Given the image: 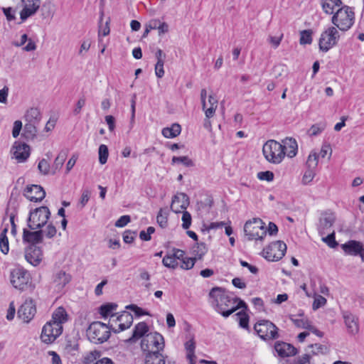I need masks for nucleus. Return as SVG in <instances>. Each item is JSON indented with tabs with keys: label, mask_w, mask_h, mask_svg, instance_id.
Masks as SVG:
<instances>
[{
	"label": "nucleus",
	"mask_w": 364,
	"mask_h": 364,
	"mask_svg": "<svg viewBox=\"0 0 364 364\" xmlns=\"http://www.w3.org/2000/svg\"><path fill=\"white\" fill-rule=\"evenodd\" d=\"M209 296L213 299V304L216 306V311L225 318L239 309L238 306H235L237 299L226 295L220 287L213 288Z\"/></svg>",
	"instance_id": "f257e3e1"
},
{
	"label": "nucleus",
	"mask_w": 364,
	"mask_h": 364,
	"mask_svg": "<svg viewBox=\"0 0 364 364\" xmlns=\"http://www.w3.org/2000/svg\"><path fill=\"white\" fill-rule=\"evenodd\" d=\"M355 18L353 9L344 6L338 9L335 14L332 16L331 22L339 30L346 31L353 25Z\"/></svg>",
	"instance_id": "f03ea898"
},
{
	"label": "nucleus",
	"mask_w": 364,
	"mask_h": 364,
	"mask_svg": "<svg viewBox=\"0 0 364 364\" xmlns=\"http://www.w3.org/2000/svg\"><path fill=\"white\" fill-rule=\"evenodd\" d=\"M111 329L110 325L95 321L87 329V336L94 343H102L109 338Z\"/></svg>",
	"instance_id": "7ed1b4c3"
},
{
	"label": "nucleus",
	"mask_w": 364,
	"mask_h": 364,
	"mask_svg": "<svg viewBox=\"0 0 364 364\" xmlns=\"http://www.w3.org/2000/svg\"><path fill=\"white\" fill-rule=\"evenodd\" d=\"M164 347V338L156 332L147 333L143 337L141 342V348L146 353H159Z\"/></svg>",
	"instance_id": "20e7f679"
},
{
	"label": "nucleus",
	"mask_w": 364,
	"mask_h": 364,
	"mask_svg": "<svg viewBox=\"0 0 364 364\" xmlns=\"http://www.w3.org/2000/svg\"><path fill=\"white\" fill-rule=\"evenodd\" d=\"M265 224L259 218H253L247 221L244 226V232L249 240H262L267 235Z\"/></svg>",
	"instance_id": "39448f33"
},
{
	"label": "nucleus",
	"mask_w": 364,
	"mask_h": 364,
	"mask_svg": "<svg viewBox=\"0 0 364 364\" xmlns=\"http://www.w3.org/2000/svg\"><path fill=\"white\" fill-rule=\"evenodd\" d=\"M263 154L265 159L273 164H279L285 156L282 144L275 140H269L263 146Z\"/></svg>",
	"instance_id": "423d86ee"
},
{
	"label": "nucleus",
	"mask_w": 364,
	"mask_h": 364,
	"mask_svg": "<svg viewBox=\"0 0 364 364\" xmlns=\"http://www.w3.org/2000/svg\"><path fill=\"white\" fill-rule=\"evenodd\" d=\"M10 282L16 289L24 291L31 286V277L28 272L17 267L10 272Z\"/></svg>",
	"instance_id": "0eeeda50"
},
{
	"label": "nucleus",
	"mask_w": 364,
	"mask_h": 364,
	"mask_svg": "<svg viewBox=\"0 0 364 364\" xmlns=\"http://www.w3.org/2000/svg\"><path fill=\"white\" fill-rule=\"evenodd\" d=\"M50 215V212L46 206H41L35 209L30 213L28 219V228L32 230L41 228L47 223Z\"/></svg>",
	"instance_id": "6e6552de"
},
{
	"label": "nucleus",
	"mask_w": 364,
	"mask_h": 364,
	"mask_svg": "<svg viewBox=\"0 0 364 364\" xmlns=\"http://www.w3.org/2000/svg\"><path fill=\"white\" fill-rule=\"evenodd\" d=\"M340 35L337 28L333 26L328 27L321 35L318 43L320 50L327 52L337 44Z\"/></svg>",
	"instance_id": "1a4fd4ad"
},
{
	"label": "nucleus",
	"mask_w": 364,
	"mask_h": 364,
	"mask_svg": "<svg viewBox=\"0 0 364 364\" xmlns=\"http://www.w3.org/2000/svg\"><path fill=\"white\" fill-rule=\"evenodd\" d=\"M255 330L263 340H273L279 337L277 327L268 320H262L255 325Z\"/></svg>",
	"instance_id": "9d476101"
},
{
	"label": "nucleus",
	"mask_w": 364,
	"mask_h": 364,
	"mask_svg": "<svg viewBox=\"0 0 364 364\" xmlns=\"http://www.w3.org/2000/svg\"><path fill=\"white\" fill-rule=\"evenodd\" d=\"M287 250L284 242L278 240L269 245L263 250L262 255L268 261H278L284 256Z\"/></svg>",
	"instance_id": "9b49d317"
},
{
	"label": "nucleus",
	"mask_w": 364,
	"mask_h": 364,
	"mask_svg": "<svg viewBox=\"0 0 364 364\" xmlns=\"http://www.w3.org/2000/svg\"><path fill=\"white\" fill-rule=\"evenodd\" d=\"M132 315L127 311H124L116 318L110 319L109 325L114 333H119L129 328L132 326Z\"/></svg>",
	"instance_id": "f8f14e48"
},
{
	"label": "nucleus",
	"mask_w": 364,
	"mask_h": 364,
	"mask_svg": "<svg viewBox=\"0 0 364 364\" xmlns=\"http://www.w3.org/2000/svg\"><path fill=\"white\" fill-rule=\"evenodd\" d=\"M63 332V326L58 324H53L52 322H47L43 328L41 338L46 343H53Z\"/></svg>",
	"instance_id": "ddd939ff"
},
{
	"label": "nucleus",
	"mask_w": 364,
	"mask_h": 364,
	"mask_svg": "<svg viewBox=\"0 0 364 364\" xmlns=\"http://www.w3.org/2000/svg\"><path fill=\"white\" fill-rule=\"evenodd\" d=\"M207 90L202 89L200 90V101L202 104V109L205 112L207 118H211L214 116L215 111L218 106V101L213 95L210 94L208 95V103L210 107H208L207 102Z\"/></svg>",
	"instance_id": "4468645a"
},
{
	"label": "nucleus",
	"mask_w": 364,
	"mask_h": 364,
	"mask_svg": "<svg viewBox=\"0 0 364 364\" xmlns=\"http://www.w3.org/2000/svg\"><path fill=\"white\" fill-rule=\"evenodd\" d=\"M344 253L350 256H359L364 262V247L362 242L357 240H349L341 245Z\"/></svg>",
	"instance_id": "2eb2a0df"
},
{
	"label": "nucleus",
	"mask_w": 364,
	"mask_h": 364,
	"mask_svg": "<svg viewBox=\"0 0 364 364\" xmlns=\"http://www.w3.org/2000/svg\"><path fill=\"white\" fill-rule=\"evenodd\" d=\"M36 313V304L33 299H26L18 311V316L25 323H28Z\"/></svg>",
	"instance_id": "dca6fc26"
},
{
	"label": "nucleus",
	"mask_w": 364,
	"mask_h": 364,
	"mask_svg": "<svg viewBox=\"0 0 364 364\" xmlns=\"http://www.w3.org/2000/svg\"><path fill=\"white\" fill-rule=\"evenodd\" d=\"M11 153L18 162L25 161L30 156V147L25 143L15 141L12 149Z\"/></svg>",
	"instance_id": "f3484780"
},
{
	"label": "nucleus",
	"mask_w": 364,
	"mask_h": 364,
	"mask_svg": "<svg viewBox=\"0 0 364 364\" xmlns=\"http://www.w3.org/2000/svg\"><path fill=\"white\" fill-rule=\"evenodd\" d=\"M25 259L33 266L38 265L43 258L42 250L36 245L29 246L25 252Z\"/></svg>",
	"instance_id": "a211bd4d"
},
{
	"label": "nucleus",
	"mask_w": 364,
	"mask_h": 364,
	"mask_svg": "<svg viewBox=\"0 0 364 364\" xmlns=\"http://www.w3.org/2000/svg\"><path fill=\"white\" fill-rule=\"evenodd\" d=\"M188 205L189 198L188 196L183 193H178L172 199L171 208L175 213H181L186 210Z\"/></svg>",
	"instance_id": "6ab92c4d"
},
{
	"label": "nucleus",
	"mask_w": 364,
	"mask_h": 364,
	"mask_svg": "<svg viewBox=\"0 0 364 364\" xmlns=\"http://www.w3.org/2000/svg\"><path fill=\"white\" fill-rule=\"evenodd\" d=\"M24 196L31 201H41L46 196L43 188L38 185L28 186L24 191Z\"/></svg>",
	"instance_id": "aec40b11"
},
{
	"label": "nucleus",
	"mask_w": 364,
	"mask_h": 364,
	"mask_svg": "<svg viewBox=\"0 0 364 364\" xmlns=\"http://www.w3.org/2000/svg\"><path fill=\"white\" fill-rule=\"evenodd\" d=\"M24 6L21 11V19L23 21L36 13L40 7L41 0H23Z\"/></svg>",
	"instance_id": "412c9836"
},
{
	"label": "nucleus",
	"mask_w": 364,
	"mask_h": 364,
	"mask_svg": "<svg viewBox=\"0 0 364 364\" xmlns=\"http://www.w3.org/2000/svg\"><path fill=\"white\" fill-rule=\"evenodd\" d=\"M336 217L331 213H324L321 215L319 220V232L321 235L331 232V228L335 222Z\"/></svg>",
	"instance_id": "4be33fe9"
},
{
	"label": "nucleus",
	"mask_w": 364,
	"mask_h": 364,
	"mask_svg": "<svg viewBox=\"0 0 364 364\" xmlns=\"http://www.w3.org/2000/svg\"><path fill=\"white\" fill-rule=\"evenodd\" d=\"M275 350L281 357H289L295 355L297 353V350L292 345L284 343L278 342L274 346Z\"/></svg>",
	"instance_id": "5701e85b"
},
{
	"label": "nucleus",
	"mask_w": 364,
	"mask_h": 364,
	"mask_svg": "<svg viewBox=\"0 0 364 364\" xmlns=\"http://www.w3.org/2000/svg\"><path fill=\"white\" fill-rule=\"evenodd\" d=\"M343 318L348 333L352 335L357 334L359 331V326L355 316L350 313L345 312L343 314Z\"/></svg>",
	"instance_id": "b1692460"
},
{
	"label": "nucleus",
	"mask_w": 364,
	"mask_h": 364,
	"mask_svg": "<svg viewBox=\"0 0 364 364\" xmlns=\"http://www.w3.org/2000/svg\"><path fill=\"white\" fill-rule=\"evenodd\" d=\"M23 240L25 242L32 243V245L41 242L43 240V230L29 231L27 229H23Z\"/></svg>",
	"instance_id": "393cba45"
},
{
	"label": "nucleus",
	"mask_w": 364,
	"mask_h": 364,
	"mask_svg": "<svg viewBox=\"0 0 364 364\" xmlns=\"http://www.w3.org/2000/svg\"><path fill=\"white\" fill-rule=\"evenodd\" d=\"M291 320L292 321V322L296 327L300 328L308 329L319 337L323 336V333L321 331H319L317 328H316L314 326H313L311 324V322L309 321L308 318H291Z\"/></svg>",
	"instance_id": "a878e982"
},
{
	"label": "nucleus",
	"mask_w": 364,
	"mask_h": 364,
	"mask_svg": "<svg viewBox=\"0 0 364 364\" xmlns=\"http://www.w3.org/2000/svg\"><path fill=\"white\" fill-rule=\"evenodd\" d=\"M282 149L285 151V155L292 158L296 156L297 153V143L294 139L286 138L282 141Z\"/></svg>",
	"instance_id": "bb28decb"
},
{
	"label": "nucleus",
	"mask_w": 364,
	"mask_h": 364,
	"mask_svg": "<svg viewBox=\"0 0 364 364\" xmlns=\"http://www.w3.org/2000/svg\"><path fill=\"white\" fill-rule=\"evenodd\" d=\"M68 320V314L64 308L58 307L53 313L52 319L50 321L53 324H58V326H62V324Z\"/></svg>",
	"instance_id": "cd10ccee"
},
{
	"label": "nucleus",
	"mask_w": 364,
	"mask_h": 364,
	"mask_svg": "<svg viewBox=\"0 0 364 364\" xmlns=\"http://www.w3.org/2000/svg\"><path fill=\"white\" fill-rule=\"evenodd\" d=\"M342 1L341 0H322L321 6L323 11L327 14H332L341 8Z\"/></svg>",
	"instance_id": "c85d7f7f"
},
{
	"label": "nucleus",
	"mask_w": 364,
	"mask_h": 364,
	"mask_svg": "<svg viewBox=\"0 0 364 364\" xmlns=\"http://www.w3.org/2000/svg\"><path fill=\"white\" fill-rule=\"evenodd\" d=\"M149 331L147 324L144 322H140L136 325L132 336L129 338L131 341H135L139 338L144 337Z\"/></svg>",
	"instance_id": "c756f323"
},
{
	"label": "nucleus",
	"mask_w": 364,
	"mask_h": 364,
	"mask_svg": "<svg viewBox=\"0 0 364 364\" xmlns=\"http://www.w3.org/2000/svg\"><path fill=\"white\" fill-rule=\"evenodd\" d=\"M24 118L26 122L38 124L41 119V112L38 108H30L26 111Z\"/></svg>",
	"instance_id": "7c9ffc66"
},
{
	"label": "nucleus",
	"mask_w": 364,
	"mask_h": 364,
	"mask_svg": "<svg viewBox=\"0 0 364 364\" xmlns=\"http://www.w3.org/2000/svg\"><path fill=\"white\" fill-rule=\"evenodd\" d=\"M181 125L175 123L173 124L170 127H165L162 129V135L168 139L174 138L181 134Z\"/></svg>",
	"instance_id": "2f4dec72"
},
{
	"label": "nucleus",
	"mask_w": 364,
	"mask_h": 364,
	"mask_svg": "<svg viewBox=\"0 0 364 364\" xmlns=\"http://www.w3.org/2000/svg\"><path fill=\"white\" fill-rule=\"evenodd\" d=\"M70 281V276L63 271L58 272L54 278V283L58 289H63Z\"/></svg>",
	"instance_id": "473e14b6"
},
{
	"label": "nucleus",
	"mask_w": 364,
	"mask_h": 364,
	"mask_svg": "<svg viewBox=\"0 0 364 364\" xmlns=\"http://www.w3.org/2000/svg\"><path fill=\"white\" fill-rule=\"evenodd\" d=\"M145 364H165V358L160 353H146Z\"/></svg>",
	"instance_id": "72a5a7b5"
},
{
	"label": "nucleus",
	"mask_w": 364,
	"mask_h": 364,
	"mask_svg": "<svg viewBox=\"0 0 364 364\" xmlns=\"http://www.w3.org/2000/svg\"><path fill=\"white\" fill-rule=\"evenodd\" d=\"M36 125L37 124L34 123H26L23 129V135L26 139H33L36 137L37 134Z\"/></svg>",
	"instance_id": "f704fd0d"
},
{
	"label": "nucleus",
	"mask_w": 364,
	"mask_h": 364,
	"mask_svg": "<svg viewBox=\"0 0 364 364\" xmlns=\"http://www.w3.org/2000/svg\"><path fill=\"white\" fill-rule=\"evenodd\" d=\"M8 228L6 227L3 229L0 234V250L1 252L4 255H6L9 250V240L6 236Z\"/></svg>",
	"instance_id": "c9c22d12"
},
{
	"label": "nucleus",
	"mask_w": 364,
	"mask_h": 364,
	"mask_svg": "<svg viewBox=\"0 0 364 364\" xmlns=\"http://www.w3.org/2000/svg\"><path fill=\"white\" fill-rule=\"evenodd\" d=\"M117 306V305L114 304H107L105 305H102L100 309V313L105 318L110 316V319H113L115 316L114 314H112V311L116 310Z\"/></svg>",
	"instance_id": "e433bc0d"
},
{
	"label": "nucleus",
	"mask_w": 364,
	"mask_h": 364,
	"mask_svg": "<svg viewBox=\"0 0 364 364\" xmlns=\"http://www.w3.org/2000/svg\"><path fill=\"white\" fill-rule=\"evenodd\" d=\"M207 252V247L204 243H197L192 247V253L194 258L200 259Z\"/></svg>",
	"instance_id": "4c0bfd02"
},
{
	"label": "nucleus",
	"mask_w": 364,
	"mask_h": 364,
	"mask_svg": "<svg viewBox=\"0 0 364 364\" xmlns=\"http://www.w3.org/2000/svg\"><path fill=\"white\" fill-rule=\"evenodd\" d=\"M66 156L67 155L65 152L61 151L60 153H59L58 156L55 158L53 165L52 166V174H55L57 171L61 168L66 159Z\"/></svg>",
	"instance_id": "58836bf2"
},
{
	"label": "nucleus",
	"mask_w": 364,
	"mask_h": 364,
	"mask_svg": "<svg viewBox=\"0 0 364 364\" xmlns=\"http://www.w3.org/2000/svg\"><path fill=\"white\" fill-rule=\"evenodd\" d=\"M318 163V155L315 151H312L308 156L306 165L308 168L314 169L317 167Z\"/></svg>",
	"instance_id": "ea45409f"
},
{
	"label": "nucleus",
	"mask_w": 364,
	"mask_h": 364,
	"mask_svg": "<svg viewBox=\"0 0 364 364\" xmlns=\"http://www.w3.org/2000/svg\"><path fill=\"white\" fill-rule=\"evenodd\" d=\"M109 156L108 148L105 144H101L99 147V161L101 164H105Z\"/></svg>",
	"instance_id": "a19ab883"
},
{
	"label": "nucleus",
	"mask_w": 364,
	"mask_h": 364,
	"mask_svg": "<svg viewBox=\"0 0 364 364\" xmlns=\"http://www.w3.org/2000/svg\"><path fill=\"white\" fill-rule=\"evenodd\" d=\"M163 264L168 268L175 269L178 266V262L173 255H166L163 258Z\"/></svg>",
	"instance_id": "79ce46f5"
},
{
	"label": "nucleus",
	"mask_w": 364,
	"mask_h": 364,
	"mask_svg": "<svg viewBox=\"0 0 364 364\" xmlns=\"http://www.w3.org/2000/svg\"><path fill=\"white\" fill-rule=\"evenodd\" d=\"M181 163L186 167L193 166V162L188 156H173L172 158V164Z\"/></svg>",
	"instance_id": "37998d69"
},
{
	"label": "nucleus",
	"mask_w": 364,
	"mask_h": 364,
	"mask_svg": "<svg viewBox=\"0 0 364 364\" xmlns=\"http://www.w3.org/2000/svg\"><path fill=\"white\" fill-rule=\"evenodd\" d=\"M91 191L89 189H85L82 192L81 198L78 203V207L80 209L83 208L90 200Z\"/></svg>",
	"instance_id": "c03bdc74"
},
{
	"label": "nucleus",
	"mask_w": 364,
	"mask_h": 364,
	"mask_svg": "<svg viewBox=\"0 0 364 364\" xmlns=\"http://www.w3.org/2000/svg\"><path fill=\"white\" fill-rule=\"evenodd\" d=\"M38 169L43 175L49 174L50 171V166L49 162L44 159L41 160L38 165Z\"/></svg>",
	"instance_id": "a18cd8bd"
},
{
	"label": "nucleus",
	"mask_w": 364,
	"mask_h": 364,
	"mask_svg": "<svg viewBox=\"0 0 364 364\" xmlns=\"http://www.w3.org/2000/svg\"><path fill=\"white\" fill-rule=\"evenodd\" d=\"M326 302H327V301L323 296L318 295V294H315L314 300V303H313V306H312L313 309L314 310L318 309L319 308L325 306Z\"/></svg>",
	"instance_id": "49530a36"
},
{
	"label": "nucleus",
	"mask_w": 364,
	"mask_h": 364,
	"mask_svg": "<svg viewBox=\"0 0 364 364\" xmlns=\"http://www.w3.org/2000/svg\"><path fill=\"white\" fill-rule=\"evenodd\" d=\"M328 235L323 238V241L325 242L330 247L335 248L338 245V242L335 240V232H328Z\"/></svg>",
	"instance_id": "de8ad7c7"
},
{
	"label": "nucleus",
	"mask_w": 364,
	"mask_h": 364,
	"mask_svg": "<svg viewBox=\"0 0 364 364\" xmlns=\"http://www.w3.org/2000/svg\"><path fill=\"white\" fill-rule=\"evenodd\" d=\"M316 173L314 169L308 168L302 178V183L304 185H307L310 182H311L315 176Z\"/></svg>",
	"instance_id": "09e8293b"
},
{
	"label": "nucleus",
	"mask_w": 364,
	"mask_h": 364,
	"mask_svg": "<svg viewBox=\"0 0 364 364\" xmlns=\"http://www.w3.org/2000/svg\"><path fill=\"white\" fill-rule=\"evenodd\" d=\"M312 41L311 32L309 31H303L301 32L300 43L301 45L310 44Z\"/></svg>",
	"instance_id": "8fccbe9b"
},
{
	"label": "nucleus",
	"mask_w": 364,
	"mask_h": 364,
	"mask_svg": "<svg viewBox=\"0 0 364 364\" xmlns=\"http://www.w3.org/2000/svg\"><path fill=\"white\" fill-rule=\"evenodd\" d=\"M326 126L324 124H314L309 129V134L311 136H316L323 132Z\"/></svg>",
	"instance_id": "3c124183"
},
{
	"label": "nucleus",
	"mask_w": 364,
	"mask_h": 364,
	"mask_svg": "<svg viewBox=\"0 0 364 364\" xmlns=\"http://www.w3.org/2000/svg\"><path fill=\"white\" fill-rule=\"evenodd\" d=\"M196 260L194 257H186L183 259L181 267L183 269H191L193 267Z\"/></svg>",
	"instance_id": "603ef678"
},
{
	"label": "nucleus",
	"mask_w": 364,
	"mask_h": 364,
	"mask_svg": "<svg viewBox=\"0 0 364 364\" xmlns=\"http://www.w3.org/2000/svg\"><path fill=\"white\" fill-rule=\"evenodd\" d=\"M183 215H182V227L183 229L186 230L189 228V227L191 225V214L187 211H182Z\"/></svg>",
	"instance_id": "864d4df0"
},
{
	"label": "nucleus",
	"mask_w": 364,
	"mask_h": 364,
	"mask_svg": "<svg viewBox=\"0 0 364 364\" xmlns=\"http://www.w3.org/2000/svg\"><path fill=\"white\" fill-rule=\"evenodd\" d=\"M155 231V229L154 227H149L145 230H141L139 233V237L141 240L144 241H149L151 240V235L153 234Z\"/></svg>",
	"instance_id": "5fc2aeb1"
},
{
	"label": "nucleus",
	"mask_w": 364,
	"mask_h": 364,
	"mask_svg": "<svg viewBox=\"0 0 364 364\" xmlns=\"http://www.w3.org/2000/svg\"><path fill=\"white\" fill-rule=\"evenodd\" d=\"M257 177L262 181H272L274 179V173L269 171H261L257 173Z\"/></svg>",
	"instance_id": "6e6d98bb"
},
{
	"label": "nucleus",
	"mask_w": 364,
	"mask_h": 364,
	"mask_svg": "<svg viewBox=\"0 0 364 364\" xmlns=\"http://www.w3.org/2000/svg\"><path fill=\"white\" fill-rule=\"evenodd\" d=\"M283 34L281 33L279 36H269L268 37V42L274 48H277L279 45L282 40Z\"/></svg>",
	"instance_id": "4d7b16f0"
},
{
	"label": "nucleus",
	"mask_w": 364,
	"mask_h": 364,
	"mask_svg": "<svg viewBox=\"0 0 364 364\" xmlns=\"http://www.w3.org/2000/svg\"><path fill=\"white\" fill-rule=\"evenodd\" d=\"M158 224L161 228H165L167 225V215L163 213V210L161 209L156 217Z\"/></svg>",
	"instance_id": "13d9d810"
},
{
	"label": "nucleus",
	"mask_w": 364,
	"mask_h": 364,
	"mask_svg": "<svg viewBox=\"0 0 364 364\" xmlns=\"http://www.w3.org/2000/svg\"><path fill=\"white\" fill-rule=\"evenodd\" d=\"M43 234L48 238L54 237L56 234L55 227L53 224H48L46 229L43 230Z\"/></svg>",
	"instance_id": "bf43d9fd"
},
{
	"label": "nucleus",
	"mask_w": 364,
	"mask_h": 364,
	"mask_svg": "<svg viewBox=\"0 0 364 364\" xmlns=\"http://www.w3.org/2000/svg\"><path fill=\"white\" fill-rule=\"evenodd\" d=\"M164 61L160 60L159 62H156L155 65V73L159 78H161L164 75Z\"/></svg>",
	"instance_id": "052dcab7"
},
{
	"label": "nucleus",
	"mask_w": 364,
	"mask_h": 364,
	"mask_svg": "<svg viewBox=\"0 0 364 364\" xmlns=\"http://www.w3.org/2000/svg\"><path fill=\"white\" fill-rule=\"evenodd\" d=\"M136 232H133L131 230H126L123 234V240L125 243L130 244L132 243L134 237L136 236Z\"/></svg>",
	"instance_id": "680f3d73"
},
{
	"label": "nucleus",
	"mask_w": 364,
	"mask_h": 364,
	"mask_svg": "<svg viewBox=\"0 0 364 364\" xmlns=\"http://www.w3.org/2000/svg\"><path fill=\"white\" fill-rule=\"evenodd\" d=\"M309 347L314 348L312 350L314 354L325 353L327 350V348L325 346L318 343L311 344Z\"/></svg>",
	"instance_id": "e2e57ef3"
},
{
	"label": "nucleus",
	"mask_w": 364,
	"mask_h": 364,
	"mask_svg": "<svg viewBox=\"0 0 364 364\" xmlns=\"http://www.w3.org/2000/svg\"><path fill=\"white\" fill-rule=\"evenodd\" d=\"M127 309H130L132 310L133 312H134L135 315L136 316H142V315H147L148 313L144 311L142 309H141L140 307L137 306L136 305H134V304H131V305H129L126 307Z\"/></svg>",
	"instance_id": "0e129e2a"
},
{
	"label": "nucleus",
	"mask_w": 364,
	"mask_h": 364,
	"mask_svg": "<svg viewBox=\"0 0 364 364\" xmlns=\"http://www.w3.org/2000/svg\"><path fill=\"white\" fill-rule=\"evenodd\" d=\"M22 129V122L20 120H16L14 123L12 136L14 138H17Z\"/></svg>",
	"instance_id": "69168bd1"
},
{
	"label": "nucleus",
	"mask_w": 364,
	"mask_h": 364,
	"mask_svg": "<svg viewBox=\"0 0 364 364\" xmlns=\"http://www.w3.org/2000/svg\"><path fill=\"white\" fill-rule=\"evenodd\" d=\"M130 222V217L129 215L121 216L115 223V226L118 228H123Z\"/></svg>",
	"instance_id": "338daca9"
},
{
	"label": "nucleus",
	"mask_w": 364,
	"mask_h": 364,
	"mask_svg": "<svg viewBox=\"0 0 364 364\" xmlns=\"http://www.w3.org/2000/svg\"><path fill=\"white\" fill-rule=\"evenodd\" d=\"M328 154H329L330 157L332 154V149L329 144L325 143L321 146L320 155L322 158H324Z\"/></svg>",
	"instance_id": "774afa93"
}]
</instances>
